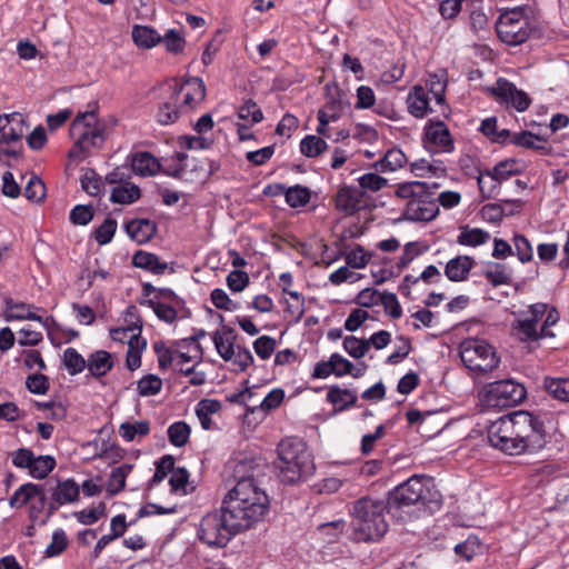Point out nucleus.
I'll list each match as a JSON object with an SVG mask.
<instances>
[{
  "label": "nucleus",
  "mask_w": 569,
  "mask_h": 569,
  "mask_svg": "<svg viewBox=\"0 0 569 569\" xmlns=\"http://www.w3.org/2000/svg\"><path fill=\"white\" fill-rule=\"evenodd\" d=\"M232 476L236 483L222 505L241 532L263 520L269 512L270 501L266 491L257 483V466L253 461L237 462Z\"/></svg>",
  "instance_id": "1"
},
{
  "label": "nucleus",
  "mask_w": 569,
  "mask_h": 569,
  "mask_svg": "<svg viewBox=\"0 0 569 569\" xmlns=\"http://www.w3.org/2000/svg\"><path fill=\"white\" fill-rule=\"evenodd\" d=\"M161 89L166 96L159 106L157 120L162 126L174 123L181 114L194 110L206 98L204 82L198 77L183 81L172 79Z\"/></svg>",
  "instance_id": "2"
},
{
  "label": "nucleus",
  "mask_w": 569,
  "mask_h": 569,
  "mask_svg": "<svg viewBox=\"0 0 569 569\" xmlns=\"http://www.w3.org/2000/svg\"><path fill=\"white\" fill-rule=\"evenodd\" d=\"M515 317L511 333L518 341L526 343L530 350L538 348L541 339L555 337L550 327L559 321V313L557 309L549 308L547 303H533L526 310L517 311Z\"/></svg>",
  "instance_id": "3"
},
{
  "label": "nucleus",
  "mask_w": 569,
  "mask_h": 569,
  "mask_svg": "<svg viewBox=\"0 0 569 569\" xmlns=\"http://www.w3.org/2000/svg\"><path fill=\"white\" fill-rule=\"evenodd\" d=\"M277 453L274 468L281 482L295 485L313 473L315 463L302 439L286 438L281 440Z\"/></svg>",
  "instance_id": "4"
},
{
  "label": "nucleus",
  "mask_w": 569,
  "mask_h": 569,
  "mask_svg": "<svg viewBox=\"0 0 569 569\" xmlns=\"http://www.w3.org/2000/svg\"><path fill=\"white\" fill-rule=\"evenodd\" d=\"M437 182L407 181L399 183L395 194L408 200L403 210V217L410 221H431L439 212L436 203Z\"/></svg>",
  "instance_id": "5"
},
{
  "label": "nucleus",
  "mask_w": 569,
  "mask_h": 569,
  "mask_svg": "<svg viewBox=\"0 0 569 569\" xmlns=\"http://www.w3.org/2000/svg\"><path fill=\"white\" fill-rule=\"evenodd\" d=\"M388 509L381 500L361 498L353 503L352 516L356 520L350 538L356 541H378L388 530L385 511Z\"/></svg>",
  "instance_id": "6"
},
{
  "label": "nucleus",
  "mask_w": 569,
  "mask_h": 569,
  "mask_svg": "<svg viewBox=\"0 0 569 569\" xmlns=\"http://www.w3.org/2000/svg\"><path fill=\"white\" fill-rule=\"evenodd\" d=\"M538 27V10L535 6L515 7L502 12L496 22L499 39L509 44L518 46L526 42Z\"/></svg>",
  "instance_id": "7"
},
{
  "label": "nucleus",
  "mask_w": 569,
  "mask_h": 569,
  "mask_svg": "<svg viewBox=\"0 0 569 569\" xmlns=\"http://www.w3.org/2000/svg\"><path fill=\"white\" fill-rule=\"evenodd\" d=\"M423 476H412L405 482L397 486L388 497V511L403 507L420 505L433 511L441 506L440 493L423 482Z\"/></svg>",
  "instance_id": "8"
},
{
  "label": "nucleus",
  "mask_w": 569,
  "mask_h": 569,
  "mask_svg": "<svg viewBox=\"0 0 569 569\" xmlns=\"http://www.w3.org/2000/svg\"><path fill=\"white\" fill-rule=\"evenodd\" d=\"M70 137L74 142L68 153L71 159L82 160L91 149L100 147L104 141V136L97 112H79L70 126Z\"/></svg>",
  "instance_id": "9"
},
{
  "label": "nucleus",
  "mask_w": 569,
  "mask_h": 569,
  "mask_svg": "<svg viewBox=\"0 0 569 569\" xmlns=\"http://www.w3.org/2000/svg\"><path fill=\"white\" fill-rule=\"evenodd\" d=\"M479 401L487 409H505L520 405L527 397V389L513 379H502L485 385Z\"/></svg>",
  "instance_id": "10"
},
{
  "label": "nucleus",
  "mask_w": 569,
  "mask_h": 569,
  "mask_svg": "<svg viewBox=\"0 0 569 569\" xmlns=\"http://www.w3.org/2000/svg\"><path fill=\"white\" fill-rule=\"evenodd\" d=\"M459 349L462 363L477 376L493 371L500 363L495 347L486 340L469 338L460 343Z\"/></svg>",
  "instance_id": "11"
},
{
  "label": "nucleus",
  "mask_w": 569,
  "mask_h": 569,
  "mask_svg": "<svg viewBox=\"0 0 569 569\" xmlns=\"http://www.w3.org/2000/svg\"><path fill=\"white\" fill-rule=\"evenodd\" d=\"M239 529L231 521V518L223 505L220 509L207 513L200 521L198 537L210 547H224L230 539L239 533Z\"/></svg>",
  "instance_id": "12"
},
{
  "label": "nucleus",
  "mask_w": 569,
  "mask_h": 569,
  "mask_svg": "<svg viewBox=\"0 0 569 569\" xmlns=\"http://www.w3.org/2000/svg\"><path fill=\"white\" fill-rule=\"evenodd\" d=\"M518 435L532 451L541 449L546 442L543 422L531 412L525 410L513 411L500 417Z\"/></svg>",
  "instance_id": "13"
},
{
  "label": "nucleus",
  "mask_w": 569,
  "mask_h": 569,
  "mask_svg": "<svg viewBox=\"0 0 569 569\" xmlns=\"http://www.w3.org/2000/svg\"><path fill=\"white\" fill-rule=\"evenodd\" d=\"M488 439L493 448L510 456L532 452V450L523 443L521 439H519L518 435L501 418L497 419L489 427Z\"/></svg>",
  "instance_id": "14"
},
{
  "label": "nucleus",
  "mask_w": 569,
  "mask_h": 569,
  "mask_svg": "<svg viewBox=\"0 0 569 569\" xmlns=\"http://www.w3.org/2000/svg\"><path fill=\"white\" fill-rule=\"evenodd\" d=\"M423 144L431 153H450L455 143L448 127L440 120H429L423 129Z\"/></svg>",
  "instance_id": "15"
},
{
  "label": "nucleus",
  "mask_w": 569,
  "mask_h": 569,
  "mask_svg": "<svg viewBox=\"0 0 569 569\" xmlns=\"http://www.w3.org/2000/svg\"><path fill=\"white\" fill-rule=\"evenodd\" d=\"M367 204L366 193L355 186H342L335 197L336 209L345 216H353Z\"/></svg>",
  "instance_id": "16"
},
{
  "label": "nucleus",
  "mask_w": 569,
  "mask_h": 569,
  "mask_svg": "<svg viewBox=\"0 0 569 569\" xmlns=\"http://www.w3.org/2000/svg\"><path fill=\"white\" fill-rule=\"evenodd\" d=\"M34 498H37L39 502V507H31V518H34V511H40L46 501V495L41 485L28 482L20 486L9 499V505L11 508L19 509Z\"/></svg>",
  "instance_id": "17"
},
{
  "label": "nucleus",
  "mask_w": 569,
  "mask_h": 569,
  "mask_svg": "<svg viewBox=\"0 0 569 569\" xmlns=\"http://www.w3.org/2000/svg\"><path fill=\"white\" fill-rule=\"evenodd\" d=\"M4 319L7 321L13 320H32L38 321L43 327H48L49 319H43L38 316L33 310L38 309L33 305L26 303L22 301H16L11 297H4Z\"/></svg>",
  "instance_id": "18"
},
{
  "label": "nucleus",
  "mask_w": 569,
  "mask_h": 569,
  "mask_svg": "<svg viewBox=\"0 0 569 569\" xmlns=\"http://www.w3.org/2000/svg\"><path fill=\"white\" fill-rule=\"evenodd\" d=\"M431 97L422 86H415L407 97V108L411 116L421 119L436 110L430 106Z\"/></svg>",
  "instance_id": "19"
},
{
  "label": "nucleus",
  "mask_w": 569,
  "mask_h": 569,
  "mask_svg": "<svg viewBox=\"0 0 569 569\" xmlns=\"http://www.w3.org/2000/svg\"><path fill=\"white\" fill-rule=\"evenodd\" d=\"M212 341L218 355L224 360L229 361L233 351L236 350L237 333L236 330L229 326L222 325L221 329L216 330L212 336Z\"/></svg>",
  "instance_id": "20"
},
{
  "label": "nucleus",
  "mask_w": 569,
  "mask_h": 569,
  "mask_svg": "<svg viewBox=\"0 0 569 569\" xmlns=\"http://www.w3.org/2000/svg\"><path fill=\"white\" fill-rule=\"evenodd\" d=\"M128 236L139 244L149 242L157 232V224L150 219H133L126 223Z\"/></svg>",
  "instance_id": "21"
},
{
  "label": "nucleus",
  "mask_w": 569,
  "mask_h": 569,
  "mask_svg": "<svg viewBox=\"0 0 569 569\" xmlns=\"http://www.w3.org/2000/svg\"><path fill=\"white\" fill-rule=\"evenodd\" d=\"M132 171L141 177L154 176L161 168L159 160L148 151H139L130 156Z\"/></svg>",
  "instance_id": "22"
},
{
  "label": "nucleus",
  "mask_w": 569,
  "mask_h": 569,
  "mask_svg": "<svg viewBox=\"0 0 569 569\" xmlns=\"http://www.w3.org/2000/svg\"><path fill=\"white\" fill-rule=\"evenodd\" d=\"M475 263V259L469 256H457L447 262L445 276L452 282L465 281Z\"/></svg>",
  "instance_id": "23"
},
{
  "label": "nucleus",
  "mask_w": 569,
  "mask_h": 569,
  "mask_svg": "<svg viewBox=\"0 0 569 569\" xmlns=\"http://www.w3.org/2000/svg\"><path fill=\"white\" fill-rule=\"evenodd\" d=\"M0 133L1 141L8 143H17L23 136L22 120L18 114H2L0 116Z\"/></svg>",
  "instance_id": "24"
},
{
  "label": "nucleus",
  "mask_w": 569,
  "mask_h": 569,
  "mask_svg": "<svg viewBox=\"0 0 569 569\" xmlns=\"http://www.w3.org/2000/svg\"><path fill=\"white\" fill-rule=\"evenodd\" d=\"M326 400L333 405L336 412H341L356 406L358 396L356 391L342 389L338 385H335L328 389Z\"/></svg>",
  "instance_id": "25"
},
{
  "label": "nucleus",
  "mask_w": 569,
  "mask_h": 569,
  "mask_svg": "<svg viewBox=\"0 0 569 569\" xmlns=\"http://www.w3.org/2000/svg\"><path fill=\"white\" fill-rule=\"evenodd\" d=\"M407 162V157L403 151L399 148L389 149L382 158L375 161L372 163V169L377 172L386 173V172H395L401 168Z\"/></svg>",
  "instance_id": "26"
},
{
  "label": "nucleus",
  "mask_w": 569,
  "mask_h": 569,
  "mask_svg": "<svg viewBox=\"0 0 569 569\" xmlns=\"http://www.w3.org/2000/svg\"><path fill=\"white\" fill-rule=\"evenodd\" d=\"M446 88L447 81L438 74H430L425 87L429 96H432L436 106L439 107L438 111L445 117L449 114V107L445 100Z\"/></svg>",
  "instance_id": "27"
},
{
  "label": "nucleus",
  "mask_w": 569,
  "mask_h": 569,
  "mask_svg": "<svg viewBox=\"0 0 569 569\" xmlns=\"http://www.w3.org/2000/svg\"><path fill=\"white\" fill-rule=\"evenodd\" d=\"M87 368L89 373L94 378L106 376L113 368L111 353L106 350L92 352L87 359Z\"/></svg>",
  "instance_id": "28"
},
{
  "label": "nucleus",
  "mask_w": 569,
  "mask_h": 569,
  "mask_svg": "<svg viewBox=\"0 0 569 569\" xmlns=\"http://www.w3.org/2000/svg\"><path fill=\"white\" fill-rule=\"evenodd\" d=\"M132 264L153 274H163L168 268V263L160 261L157 254L142 250L133 254Z\"/></svg>",
  "instance_id": "29"
},
{
  "label": "nucleus",
  "mask_w": 569,
  "mask_h": 569,
  "mask_svg": "<svg viewBox=\"0 0 569 569\" xmlns=\"http://www.w3.org/2000/svg\"><path fill=\"white\" fill-rule=\"evenodd\" d=\"M79 485L73 479L58 482L52 492V501L59 506L72 503L79 498Z\"/></svg>",
  "instance_id": "30"
},
{
  "label": "nucleus",
  "mask_w": 569,
  "mask_h": 569,
  "mask_svg": "<svg viewBox=\"0 0 569 569\" xmlns=\"http://www.w3.org/2000/svg\"><path fill=\"white\" fill-rule=\"evenodd\" d=\"M490 240V233L480 228L462 226L459 228L457 243L465 247H479Z\"/></svg>",
  "instance_id": "31"
},
{
  "label": "nucleus",
  "mask_w": 569,
  "mask_h": 569,
  "mask_svg": "<svg viewBox=\"0 0 569 569\" xmlns=\"http://www.w3.org/2000/svg\"><path fill=\"white\" fill-rule=\"evenodd\" d=\"M119 435L126 442L140 441L150 433V423L147 420L129 422L119 426Z\"/></svg>",
  "instance_id": "32"
},
{
  "label": "nucleus",
  "mask_w": 569,
  "mask_h": 569,
  "mask_svg": "<svg viewBox=\"0 0 569 569\" xmlns=\"http://www.w3.org/2000/svg\"><path fill=\"white\" fill-rule=\"evenodd\" d=\"M140 188L131 182H126L112 189L110 201L120 204H130L140 198Z\"/></svg>",
  "instance_id": "33"
},
{
  "label": "nucleus",
  "mask_w": 569,
  "mask_h": 569,
  "mask_svg": "<svg viewBox=\"0 0 569 569\" xmlns=\"http://www.w3.org/2000/svg\"><path fill=\"white\" fill-rule=\"evenodd\" d=\"M132 40L139 48L149 49L161 42V36L151 27L137 24L132 29Z\"/></svg>",
  "instance_id": "34"
},
{
  "label": "nucleus",
  "mask_w": 569,
  "mask_h": 569,
  "mask_svg": "<svg viewBox=\"0 0 569 569\" xmlns=\"http://www.w3.org/2000/svg\"><path fill=\"white\" fill-rule=\"evenodd\" d=\"M221 410V402L216 399H202L196 407V413L204 430L211 429L212 420L211 415Z\"/></svg>",
  "instance_id": "35"
},
{
  "label": "nucleus",
  "mask_w": 569,
  "mask_h": 569,
  "mask_svg": "<svg viewBox=\"0 0 569 569\" xmlns=\"http://www.w3.org/2000/svg\"><path fill=\"white\" fill-rule=\"evenodd\" d=\"M133 466L130 463H123L117 468H113L107 483V491L111 496H116L121 492L126 486V479L132 471Z\"/></svg>",
  "instance_id": "36"
},
{
  "label": "nucleus",
  "mask_w": 569,
  "mask_h": 569,
  "mask_svg": "<svg viewBox=\"0 0 569 569\" xmlns=\"http://www.w3.org/2000/svg\"><path fill=\"white\" fill-rule=\"evenodd\" d=\"M543 387L553 399L569 402V378L546 377Z\"/></svg>",
  "instance_id": "37"
},
{
  "label": "nucleus",
  "mask_w": 569,
  "mask_h": 569,
  "mask_svg": "<svg viewBox=\"0 0 569 569\" xmlns=\"http://www.w3.org/2000/svg\"><path fill=\"white\" fill-rule=\"evenodd\" d=\"M311 190L308 187L296 184L284 191V199L289 207L300 208L307 206L311 200Z\"/></svg>",
  "instance_id": "38"
},
{
  "label": "nucleus",
  "mask_w": 569,
  "mask_h": 569,
  "mask_svg": "<svg viewBox=\"0 0 569 569\" xmlns=\"http://www.w3.org/2000/svg\"><path fill=\"white\" fill-rule=\"evenodd\" d=\"M56 459L52 456H34L28 473L34 479H44L56 468Z\"/></svg>",
  "instance_id": "39"
},
{
  "label": "nucleus",
  "mask_w": 569,
  "mask_h": 569,
  "mask_svg": "<svg viewBox=\"0 0 569 569\" xmlns=\"http://www.w3.org/2000/svg\"><path fill=\"white\" fill-rule=\"evenodd\" d=\"M328 148L326 140L316 134H308L300 141V152L308 158H317Z\"/></svg>",
  "instance_id": "40"
},
{
  "label": "nucleus",
  "mask_w": 569,
  "mask_h": 569,
  "mask_svg": "<svg viewBox=\"0 0 569 569\" xmlns=\"http://www.w3.org/2000/svg\"><path fill=\"white\" fill-rule=\"evenodd\" d=\"M479 190L483 198H495L500 190V183L502 182L498 177L491 173V170H486L480 173L477 179Z\"/></svg>",
  "instance_id": "41"
},
{
  "label": "nucleus",
  "mask_w": 569,
  "mask_h": 569,
  "mask_svg": "<svg viewBox=\"0 0 569 569\" xmlns=\"http://www.w3.org/2000/svg\"><path fill=\"white\" fill-rule=\"evenodd\" d=\"M62 363L71 376L79 375L87 368V360L71 347L63 351Z\"/></svg>",
  "instance_id": "42"
},
{
  "label": "nucleus",
  "mask_w": 569,
  "mask_h": 569,
  "mask_svg": "<svg viewBox=\"0 0 569 569\" xmlns=\"http://www.w3.org/2000/svg\"><path fill=\"white\" fill-rule=\"evenodd\" d=\"M146 303L153 310L160 320L167 323H172L177 319L178 310L182 307L176 306L174 303L156 301L153 299L147 300Z\"/></svg>",
  "instance_id": "43"
},
{
  "label": "nucleus",
  "mask_w": 569,
  "mask_h": 569,
  "mask_svg": "<svg viewBox=\"0 0 569 569\" xmlns=\"http://www.w3.org/2000/svg\"><path fill=\"white\" fill-rule=\"evenodd\" d=\"M486 279L493 286H502L511 283V274L505 264L491 262L485 270Z\"/></svg>",
  "instance_id": "44"
},
{
  "label": "nucleus",
  "mask_w": 569,
  "mask_h": 569,
  "mask_svg": "<svg viewBox=\"0 0 569 569\" xmlns=\"http://www.w3.org/2000/svg\"><path fill=\"white\" fill-rule=\"evenodd\" d=\"M239 119L243 120V123L256 124L263 120V112L256 101L252 99L246 100L237 111Z\"/></svg>",
  "instance_id": "45"
},
{
  "label": "nucleus",
  "mask_w": 569,
  "mask_h": 569,
  "mask_svg": "<svg viewBox=\"0 0 569 569\" xmlns=\"http://www.w3.org/2000/svg\"><path fill=\"white\" fill-rule=\"evenodd\" d=\"M124 320L128 327L113 329L111 331L113 339H122V337H124L128 331H141L142 321L138 315V309L136 306H129L127 308Z\"/></svg>",
  "instance_id": "46"
},
{
  "label": "nucleus",
  "mask_w": 569,
  "mask_h": 569,
  "mask_svg": "<svg viewBox=\"0 0 569 569\" xmlns=\"http://www.w3.org/2000/svg\"><path fill=\"white\" fill-rule=\"evenodd\" d=\"M376 170L367 172L358 177L359 189L366 191L378 192L388 186V180L379 174Z\"/></svg>",
  "instance_id": "47"
},
{
  "label": "nucleus",
  "mask_w": 569,
  "mask_h": 569,
  "mask_svg": "<svg viewBox=\"0 0 569 569\" xmlns=\"http://www.w3.org/2000/svg\"><path fill=\"white\" fill-rule=\"evenodd\" d=\"M350 527L342 520H333L330 522L321 523L318 526V532L322 536L327 542L336 541L345 531H348Z\"/></svg>",
  "instance_id": "48"
},
{
  "label": "nucleus",
  "mask_w": 569,
  "mask_h": 569,
  "mask_svg": "<svg viewBox=\"0 0 569 569\" xmlns=\"http://www.w3.org/2000/svg\"><path fill=\"white\" fill-rule=\"evenodd\" d=\"M516 90L517 87L512 82L502 78H499L496 82V86L490 88V92L496 98V100L507 106H509L516 96Z\"/></svg>",
  "instance_id": "49"
},
{
  "label": "nucleus",
  "mask_w": 569,
  "mask_h": 569,
  "mask_svg": "<svg viewBox=\"0 0 569 569\" xmlns=\"http://www.w3.org/2000/svg\"><path fill=\"white\" fill-rule=\"evenodd\" d=\"M174 357H176V367L178 369L180 367H183L184 363L190 361H196V363H199L202 359V349L201 346H193L189 348H181L178 347V341L176 342L174 348Z\"/></svg>",
  "instance_id": "50"
},
{
  "label": "nucleus",
  "mask_w": 569,
  "mask_h": 569,
  "mask_svg": "<svg viewBox=\"0 0 569 569\" xmlns=\"http://www.w3.org/2000/svg\"><path fill=\"white\" fill-rule=\"evenodd\" d=\"M342 345L346 352L355 359L365 357L369 351V342H367V339H359L355 336H347Z\"/></svg>",
  "instance_id": "51"
},
{
  "label": "nucleus",
  "mask_w": 569,
  "mask_h": 569,
  "mask_svg": "<svg viewBox=\"0 0 569 569\" xmlns=\"http://www.w3.org/2000/svg\"><path fill=\"white\" fill-rule=\"evenodd\" d=\"M168 437L170 442L176 447L184 446L190 437V427L184 421L173 422L168 428Z\"/></svg>",
  "instance_id": "52"
},
{
  "label": "nucleus",
  "mask_w": 569,
  "mask_h": 569,
  "mask_svg": "<svg viewBox=\"0 0 569 569\" xmlns=\"http://www.w3.org/2000/svg\"><path fill=\"white\" fill-rule=\"evenodd\" d=\"M475 4L482 0H443L439 6V12L445 19L455 18L461 10H467L468 3Z\"/></svg>",
  "instance_id": "53"
},
{
  "label": "nucleus",
  "mask_w": 569,
  "mask_h": 569,
  "mask_svg": "<svg viewBox=\"0 0 569 569\" xmlns=\"http://www.w3.org/2000/svg\"><path fill=\"white\" fill-rule=\"evenodd\" d=\"M254 359L252 353L246 347L237 346L229 362L234 366L236 372H243L253 363Z\"/></svg>",
  "instance_id": "54"
},
{
  "label": "nucleus",
  "mask_w": 569,
  "mask_h": 569,
  "mask_svg": "<svg viewBox=\"0 0 569 569\" xmlns=\"http://www.w3.org/2000/svg\"><path fill=\"white\" fill-rule=\"evenodd\" d=\"M137 388L142 397L154 396L161 391L162 380L156 375H147L138 381Z\"/></svg>",
  "instance_id": "55"
},
{
  "label": "nucleus",
  "mask_w": 569,
  "mask_h": 569,
  "mask_svg": "<svg viewBox=\"0 0 569 569\" xmlns=\"http://www.w3.org/2000/svg\"><path fill=\"white\" fill-rule=\"evenodd\" d=\"M543 141L545 140L541 137L527 130L516 132L511 137V143H513L515 146L533 150L542 149L543 147L539 146L537 142Z\"/></svg>",
  "instance_id": "56"
},
{
  "label": "nucleus",
  "mask_w": 569,
  "mask_h": 569,
  "mask_svg": "<svg viewBox=\"0 0 569 569\" xmlns=\"http://www.w3.org/2000/svg\"><path fill=\"white\" fill-rule=\"evenodd\" d=\"M117 226L118 223L116 219H104V221L94 231L96 241L100 246L109 243L117 231Z\"/></svg>",
  "instance_id": "57"
},
{
  "label": "nucleus",
  "mask_w": 569,
  "mask_h": 569,
  "mask_svg": "<svg viewBox=\"0 0 569 569\" xmlns=\"http://www.w3.org/2000/svg\"><path fill=\"white\" fill-rule=\"evenodd\" d=\"M520 172L519 163L515 159L500 161L491 169V173L501 181L509 179L511 176L519 174Z\"/></svg>",
  "instance_id": "58"
},
{
  "label": "nucleus",
  "mask_w": 569,
  "mask_h": 569,
  "mask_svg": "<svg viewBox=\"0 0 569 569\" xmlns=\"http://www.w3.org/2000/svg\"><path fill=\"white\" fill-rule=\"evenodd\" d=\"M212 305L220 310L236 311L239 309V303L231 300L228 293L220 288H216L210 293Z\"/></svg>",
  "instance_id": "59"
},
{
  "label": "nucleus",
  "mask_w": 569,
  "mask_h": 569,
  "mask_svg": "<svg viewBox=\"0 0 569 569\" xmlns=\"http://www.w3.org/2000/svg\"><path fill=\"white\" fill-rule=\"evenodd\" d=\"M81 187L90 196H98L103 188V182L94 170L88 169L81 177Z\"/></svg>",
  "instance_id": "60"
},
{
  "label": "nucleus",
  "mask_w": 569,
  "mask_h": 569,
  "mask_svg": "<svg viewBox=\"0 0 569 569\" xmlns=\"http://www.w3.org/2000/svg\"><path fill=\"white\" fill-rule=\"evenodd\" d=\"M68 546V538L62 529L53 532L51 542L47 546L44 553L47 557H56L61 555Z\"/></svg>",
  "instance_id": "61"
},
{
  "label": "nucleus",
  "mask_w": 569,
  "mask_h": 569,
  "mask_svg": "<svg viewBox=\"0 0 569 569\" xmlns=\"http://www.w3.org/2000/svg\"><path fill=\"white\" fill-rule=\"evenodd\" d=\"M276 346L277 342L274 338L270 336H261L254 340L253 350L260 359L267 360L273 353Z\"/></svg>",
  "instance_id": "62"
},
{
  "label": "nucleus",
  "mask_w": 569,
  "mask_h": 569,
  "mask_svg": "<svg viewBox=\"0 0 569 569\" xmlns=\"http://www.w3.org/2000/svg\"><path fill=\"white\" fill-rule=\"evenodd\" d=\"M226 282L232 292H242L249 286L250 279L246 271L236 269L229 272Z\"/></svg>",
  "instance_id": "63"
},
{
  "label": "nucleus",
  "mask_w": 569,
  "mask_h": 569,
  "mask_svg": "<svg viewBox=\"0 0 569 569\" xmlns=\"http://www.w3.org/2000/svg\"><path fill=\"white\" fill-rule=\"evenodd\" d=\"M27 199L39 202L46 197V186L42 180L36 176L31 177L24 188Z\"/></svg>",
  "instance_id": "64"
}]
</instances>
